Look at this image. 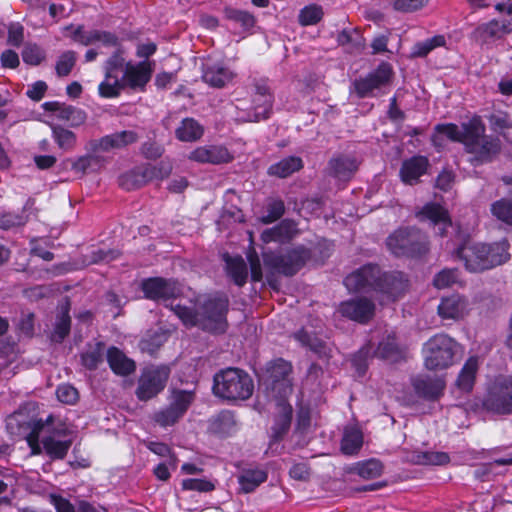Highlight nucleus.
Returning a JSON list of instances; mask_svg holds the SVG:
<instances>
[{"mask_svg": "<svg viewBox=\"0 0 512 512\" xmlns=\"http://www.w3.org/2000/svg\"><path fill=\"white\" fill-rule=\"evenodd\" d=\"M349 291L379 294L382 303L392 302L401 297L407 289L408 281L398 271L381 272L376 265H365L344 279Z\"/></svg>", "mask_w": 512, "mask_h": 512, "instance_id": "nucleus-1", "label": "nucleus"}, {"mask_svg": "<svg viewBox=\"0 0 512 512\" xmlns=\"http://www.w3.org/2000/svg\"><path fill=\"white\" fill-rule=\"evenodd\" d=\"M227 309L228 299L226 296L209 297L201 303L196 311L179 304L171 307V310L184 325L199 326L203 330L211 332L225 330Z\"/></svg>", "mask_w": 512, "mask_h": 512, "instance_id": "nucleus-2", "label": "nucleus"}, {"mask_svg": "<svg viewBox=\"0 0 512 512\" xmlns=\"http://www.w3.org/2000/svg\"><path fill=\"white\" fill-rule=\"evenodd\" d=\"M509 243L506 239L492 244L466 241L456 250L469 272H483L506 263L510 259Z\"/></svg>", "mask_w": 512, "mask_h": 512, "instance_id": "nucleus-3", "label": "nucleus"}, {"mask_svg": "<svg viewBox=\"0 0 512 512\" xmlns=\"http://www.w3.org/2000/svg\"><path fill=\"white\" fill-rule=\"evenodd\" d=\"M254 390L251 377L237 368H228L214 376L213 392L228 400H246Z\"/></svg>", "mask_w": 512, "mask_h": 512, "instance_id": "nucleus-4", "label": "nucleus"}, {"mask_svg": "<svg viewBox=\"0 0 512 512\" xmlns=\"http://www.w3.org/2000/svg\"><path fill=\"white\" fill-rule=\"evenodd\" d=\"M458 343L445 333L435 334L423 345L424 365L428 370H442L454 363Z\"/></svg>", "mask_w": 512, "mask_h": 512, "instance_id": "nucleus-5", "label": "nucleus"}, {"mask_svg": "<svg viewBox=\"0 0 512 512\" xmlns=\"http://www.w3.org/2000/svg\"><path fill=\"white\" fill-rule=\"evenodd\" d=\"M484 133L485 126L481 119L472 118L468 138L465 140V149L474 155V159L478 162L490 161L500 150L499 140Z\"/></svg>", "mask_w": 512, "mask_h": 512, "instance_id": "nucleus-6", "label": "nucleus"}, {"mask_svg": "<svg viewBox=\"0 0 512 512\" xmlns=\"http://www.w3.org/2000/svg\"><path fill=\"white\" fill-rule=\"evenodd\" d=\"M388 249L396 256H417L427 250V238L414 228H401L386 241Z\"/></svg>", "mask_w": 512, "mask_h": 512, "instance_id": "nucleus-7", "label": "nucleus"}, {"mask_svg": "<svg viewBox=\"0 0 512 512\" xmlns=\"http://www.w3.org/2000/svg\"><path fill=\"white\" fill-rule=\"evenodd\" d=\"M483 406L497 414H512V379L497 378L489 388Z\"/></svg>", "mask_w": 512, "mask_h": 512, "instance_id": "nucleus-8", "label": "nucleus"}, {"mask_svg": "<svg viewBox=\"0 0 512 512\" xmlns=\"http://www.w3.org/2000/svg\"><path fill=\"white\" fill-rule=\"evenodd\" d=\"M167 366H151L143 370L136 391L140 400H149L161 392L169 378Z\"/></svg>", "mask_w": 512, "mask_h": 512, "instance_id": "nucleus-9", "label": "nucleus"}, {"mask_svg": "<svg viewBox=\"0 0 512 512\" xmlns=\"http://www.w3.org/2000/svg\"><path fill=\"white\" fill-rule=\"evenodd\" d=\"M125 58L122 53L115 51L104 64V80L99 84V95L103 98H114L119 96V72L124 73Z\"/></svg>", "mask_w": 512, "mask_h": 512, "instance_id": "nucleus-10", "label": "nucleus"}, {"mask_svg": "<svg viewBox=\"0 0 512 512\" xmlns=\"http://www.w3.org/2000/svg\"><path fill=\"white\" fill-rule=\"evenodd\" d=\"M309 257L310 252L306 248L297 247L280 256L264 254V262L280 273L293 275L305 264Z\"/></svg>", "mask_w": 512, "mask_h": 512, "instance_id": "nucleus-11", "label": "nucleus"}, {"mask_svg": "<svg viewBox=\"0 0 512 512\" xmlns=\"http://www.w3.org/2000/svg\"><path fill=\"white\" fill-rule=\"evenodd\" d=\"M153 68L151 62L145 60L138 63L127 62L124 73L119 79L121 91L128 87L133 90H144L152 76Z\"/></svg>", "mask_w": 512, "mask_h": 512, "instance_id": "nucleus-12", "label": "nucleus"}, {"mask_svg": "<svg viewBox=\"0 0 512 512\" xmlns=\"http://www.w3.org/2000/svg\"><path fill=\"white\" fill-rule=\"evenodd\" d=\"M392 77V67L388 63H381L377 69L364 78L356 79L353 83L358 97L371 96L373 91L386 86Z\"/></svg>", "mask_w": 512, "mask_h": 512, "instance_id": "nucleus-13", "label": "nucleus"}, {"mask_svg": "<svg viewBox=\"0 0 512 512\" xmlns=\"http://www.w3.org/2000/svg\"><path fill=\"white\" fill-rule=\"evenodd\" d=\"M141 288L145 297L154 301H167L177 297L181 292L180 286L176 281L161 277L143 280Z\"/></svg>", "mask_w": 512, "mask_h": 512, "instance_id": "nucleus-14", "label": "nucleus"}, {"mask_svg": "<svg viewBox=\"0 0 512 512\" xmlns=\"http://www.w3.org/2000/svg\"><path fill=\"white\" fill-rule=\"evenodd\" d=\"M267 372L269 373V383L272 392L279 395L280 398H286L292 392V383L289 379L291 365L283 359H277L270 363Z\"/></svg>", "mask_w": 512, "mask_h": 512, "instance_id": "nucleus-15", "label": "nucleus"}, {"mask_svg": "<svg viewBox=\"0 0 512 512\" xmlns=\"http://www.w3.org/2000/svg\"><path fill=\"white\" fill-rule=\"evenodd\" d=\"M375 305L367 298H355L342 302L338 312L353 321L368 322L374 315Z\"/></svg>", "mask_w": 512, "mask_h": 512, "instance_id": "nucleus-16", "label": "nucleus"}, {"mask_svg": "<svg viewBox=\"0 0 512 512\" xmlns=\"http://www.w3.org/2000/svg\"><path fill=\"white\" fill-rule=\"evenodd\" d=\"M252 102L253 114L249 113L247 117H242L241 119L250 122L267 119L271 113L273 98L266 83L256 84Z\"/></svg>", "mask_w": 512, "mask_h": 512, "instance_id": "nucleus-17", "label": "nucleus"}, {"mask_svg": "<svg viewBox=\"0 0 512 512\" xmlns=\"http://www.w3.org/2000/svg\"><path fill=\"white\" fill-rule=\"evenodd\" d=\"M138 140V135L132 130H124L102 137L100 140L89 142L91 151L101 150L107 152L113 149L124 148Z\"/></svg>", "mask_w": 512, "mask_h": 512, "instance_id": "nucleus-18", "label": "nucleus"}, {"mask_svg": "<svg viewBox=\"0 0 512 512\" xmlns=\"http://www.w3.org/2000/svg\"><path fill=\"white\" fill-rule=\"evenodd\" d=\"M188 158L199 163L223 164L230 162L233 156L222 145H205L194 149Z\"/></svg>", "mask_w": 512, "mask_h": 512, "instance_id": "nucleus-19", "label": "nucleus"}, {"mask_svg": "<svg viewBox=\"0 0 512 512\" xmlns=\"http://www.w3.org/2000/svg\"><path fill=\"white\" fill-rule=\"evenodd\" d=\"M468 301L459 294H452L441 299L437 311L443 320H459L468 313Z\"/></svg>", "mask_w": 512, "mask_h": 512, "instance_id": "nucleus-20", "label": "nucleus"}, {"mask_svg": "<svg viewBox=\"0 0 512 512\" xmlns=\"http://www.w3.org/2000/svg\"><path fill=\"white\" fill-rule=\"evenodd\" d=\"M420 220H429L436 228V233L444 236L451 227V219L446 209L436 203L426 204L418 213Z\"/></svg>", "mask_w": 512, "mask_h": 512, "instance_id": "nucleus-21", "label": "nucleus"}, {"mask_svg": "<svg viewBox=\"0 0 512 512\" xmlns=\"http://www.w3.org/2000/svg\"><path fill=\"white\" fill-rule=\"evenodd\" d=\"M471 120L467 123H463L462 127L459 128L456 124H438L435 127V133L432 135V141L435 146L442 147L443 137H446L452 141L461 142L465 145V140L468 138V132L470 131Z\"/></svg>", "mask_w": 512, "mask_h": 512, "instance_id": "nucleus-22", "label": "nucleus"}, {"mask_svg": "<svg viewBox=\"0 0 512 512\" xmlns=\"http://www.w3.org/2000/svg\"><path fill=\"white\" fill-rule=\"evenodd\" d=\"M66 428L57 429L53 435L42 440L45 452L53 459H63L72 445L71 439H60L66 436Z\"/></svg>", "mask_w": 512, "mask_h": 512, "instance_id": "nucleus-23", "label": "nucleus"}, {"mask_svg": "<svg viewBox=\"0 0 512 512\" xmlns=\"http://www.w3.org/2000/svg\"><path fill=\"white\" fill-rule=\"evenodd\" d=\"M429 162L424 156H413L403 162L400 176L404 183L413 185L426 173Z\"/></svg>", "mask_w": 512, "mask_h": 512, "instance_id": "nucleus-24", "label": "nucleus"}, {"mask_svg": "<svg viewBox=\"0 0 512 512\" xmlns=\"http://www.w3.org/2000/svg\"><path fill=\"white\" fill-rule=\"evenodd\" d=\"M416 393L426 399L438 398L445 388V381L441 377L419 376L413 380Z\"/></svg>", "mask_w": 512, "mask_h": 512, "instance_id": "nucleus-25", "label": "nucleus"}, {"mask_svg": "<svg viewBox=\"0 0 512 512\" xmlns=\"http://www.w3.org/2000/svg\"><path fill=\"white\" fill-rule=\"evenodd\" d=\"M88 147L89 143L86 146L89 153L78 157L71 164L72 170L81 175L87 172H97L103 168L106 163V159L99 154L102 152L101 150L91 151Z\"/></svg>", "mask_w": 512, "mask_h": 512, "instance_id": "nucleus-26", "label": "nucleus"}, {"mask_svg": "<svg viewBox=\"0 0 512 512\" xmlns=\"http://www.w3.org/2000/svg\"><path fill=\"white\" fill-rule=\"evenodd\" d=\"M73 39L85 46L96 43L108 47H117L118 45L117 37L111 33L97 30L85 32L81 27L75 29Z\"/></svg>", "mask_w": 512, "mask_h": 512, "instance_id": "nucleus-27", "label": "nucleus"}, {"mask_svg": "<svg viewBox=\"0 0 512 512\" xmlns=\"http://www.w3.org/2000/svg\"><path fill=\"white\" fill-rule=\"evenodd\" d=\"M234 74L221 63H206L203 79L211 86L221 88L233 79Z\"/></svg>", "mask_w": 512, "mask_h": 512, "instance_id": "nucleus-28", "label": "nucleus"}, {"mask_svg": "<svg viewBox=\"0 0 512 512\" xmlns=\"http://www.w3.org/2000/svg\"><path fill=\"white\" fill-rule=\"evenodd\" d=\"M297 232L296 224L291 220H283L278 225L266 229L261 234V240L264 243L286 242L290 240Z\"/></svg>", "mask_w": 512, "mask_h": 512, "instance_id": "nucleus-29", "label": "nucleus"}, {"mask_svg": "<svg viewBox=\"0 0 512 512\" xmlns=\"http://www.w3.org/2000/svg\"><path fill=\"white\" fill-rule=\"evenodd\" d=\"M373 355L377 358L389 361L398 362L404 357L402 349L398 346L394 335H387L379 343L374 350Z\"/></svg>", "mask_w": 512, "mask_h": 512, "instance_id": "nucleus-30", "label": "nucleus"}, {"mask_svg": "<svg viewBox=\"0 0 512 512\" xmlns=\"http://www.w3.org/2000/svg\"><path fill=\"white\" fill-rule=\"evenodd\" d=\"M107 361L112 371L118 375H129L136 368L135 362L116 347L108 349Z\"/></svg>", "mask_w": 512, "mask_h": 512, "instance_id": "nucleus-31", "label": "nucleus"}, {"mask_svg": "<svg viewBox=\"0 0 512 512\" xmlns=\"http://www.w3.org/2000/svg\"><path fill=\"white\" fill-rule=\"evenodd\" d=\"M478 36L484 41L500 38L505 34L512 32L511 20H491L481 24L476 30Z\"/></svg>", "mask_w": 512, "mask_h": 512, "instance_id": "nucleus-32", "label": "nucleus"}, {"mask_svg": "<svg viewBox=\"0 0 512 512\" xmlns=\"http://www.w3.org/2000/svg\"><path fill=\"white\" fill-rule=\"evenodd\" d=\"M267 472L260 468L244 469L238 476L240 491L251 493L267 480Z\"/></svg>", "mask_w": 512, "mask_h": 512, "instance_id": "nucleus-33", "label": "nucleus"}, {"mask_svg": "<svg viewBox=\"0 0 512 512\" xmlns=\"http://www.w3.org/2000/svg\"><path fill=\"white\" fill-rule=\"evenodd\" d=\"M204 133V127L193 118H185L175 130L176 138L182 142L199 140Z\"/></svg>", "mask_w": 512, "mask_h": 512, "instance_id": "nucleus-34", "label": "nucleus"}, {"mask_svg": "<svg viewBox=\"0 0 512 512\" xmlns=\"http://www.w3.org/2000/svg\"><path fill=\"white\" fill-rule=\"evenodd\" d=\"M480 359L472 356L467 359L463 365L457 379V386L466 392L472 390L477 371L479 369Z\"/></svg>", "mask_w": 512, "mask_h": 512, "instance_id": "nucleus-35", "label": "nucleus"}, {"mask_svg": "<svg viewBox=\"0 0 512 512\" xmlns=\"http://www.w3.org/2000/svg\"><path fill=\"white\" fill-rule=\"evenodd\" d=\"M363 445V434L356 426H347L344 430L341 451L346 455L356 454Z\"/></svg>", "mask_w": 512, "mask_h": 512, "instance_id": "nucleus-36", "label": "nucleus"}, {"mask_svg": "<svg viewBox=\"0 0 512 512\" xmlns=\"http://www.w3.org/2000/svg\"><path fill=\"white\" fill-rule=\"evenodd\" d=\"M150 174L151 170H146L145 166L137 167L121 176L120 185L125 190L137 189L150 182Z\"/></svg>", "mask_w": 512, "mask_h": 512, "instance_id": "nucleus-37", "label": "nucleus"}, {"mask_svg": "<svg viewBox=\"0 0 512 512\" xmlns=\"http://www.w3.org/2000/svg\"><path fill=\"white\" fill-rule=\"evenodd\" d=\"M302 167L303 162L301 158L290 156L271 165L268 169V173L280 178H286L292 173L300 170Z\"/></svg>", "mask_w": 512, "mask_h": 512, "instance_id": "nucleus-38", "label": "nucleus"}, {"mask_svg": "<svg viewBox=\"0 0 512 512\" xmlns=\"http://www.w3.org/2000/svg\"><path fill=\"white\" fill-rule=\"evenodd\" d=\"M286 398H280L278 402V416L273 427V438L278 439L285 433L291 423L292 407L285 401Z\"/></svg>", "mask_w": 512, "mask_h": 512, "instance_id": "nucleus-39", "label": "nucleus"}, {"mask_svg": "<svg viewBox=\"0 0 512 512\" xmlns=\"http://www.w3.org/2000/svg\"><path fill=\"white\" fill-rule=\"evenodd\" d=\"M226 269L235 284L242 286L246 283L248 272L242 257L225 256Z\"/></svg>", "mask_w": 512, "mask_h": 512, "instance_id": "nucleus-40", "label": "nucleus"}, {"mask_svg": "<svg viewBox=\"0 0 512 512\" xmlns=\"http://www.w3.org/2000/svg\"><path fill=\"white\" fill-rule=\"evenodd\" d=\"M357 167L356 160L350 157H338L330 161L333 174L341 180L349 179L357 170Z\"/></svg>", "mask_w": 512, "mask_h": 512, "instance_id": "nucleus-41", "label": "nucleus"}, {"mask_svg": "<svg viewBox=\"0 0 512 512\" xmlns=\"http://www.w3.org/2000/svg\"><path fill=\"white\" fill-rule=\"evenodd\" d=\"M52 137L57 146L64 151H71L75 148L77 137L74 132L60 125L50 124Z\"/></svg>", "mask_w": 512, "mask_h": 512, "instance_id": "nucleus-42", "label": "nucleus"}, {"mask_svg": "<svg viewBox=\"0 0 512 512\" xmlns=\"http://www.w3.org/2000/svg\"><path fill=\"white\" fill-rule=\"evenodd\" d=\"M354 471L364 479H375L381 476L383 465L379 460L369 459L356 464Z\"/></svg>", "mask_w": 512, "mask_h": 512, "instance_id": "nucleus-43", "label": "nucleus"}, {"mask_svg": "<svg viewBox=\"0 0 512 512\" xmlns=\"http://www.w3.org/2000/svg\"><path fill=\"white\" fill-rule=\"evenodd\" d=\"M323 15L324 12L321 6L310 4L300 10L298 15V22L301 26L316 25L321 21Z\"/></svg>", "mask_w": 512, "mask_h": 512, "instance_id": "nucleus-44", "label": "nucleus"}, {"mask_svg": "<svg viewBox=\"0 0 512 512\" xmlns=\"http://www.w3.org/2000/svg\"><path fill=\"white\" fill-rule=\"evenodd\" d=\"M104 345L96 343L82 354V363L88 369H95L103 361Z\"/></svg>", "mask_w": 512, "mask_h": 512, "instance_id": "nucleus-45", "label": "nucleus"}, {"mask_svg": "<svg viewBox=\"0 0 512 512\" xmlns=\"http://www.w3.org/2000/svg\"><path fill=\"white\" fill-rule=\"evenodd\" d=\"M193 399L194 394L191 391L175 390L172 392L169 406L175 408L183 416Z\"/></svg>", "mask_w": 512, "mask_h": 512, "instance_id": "nucleus-46", "label": "nucleus"}, {"mask_svg": "<svg viewBox=\"0 0 512 512\" xmlns=\"http://www.w3.org/2000/svg\"><path fill=\"white\" fill-rule=\"evenodd\" d=\"M491 213L498 220L512 225V200L500 199L491 205Z\"/></svg>", "mask_w": 512, "mask_h": 512, "instance_id": "nucleus-47", "label": "nucleus"}, {"mask_svg": "<svg viewBox=\"0 0 512 512\" xmlns=\"http://www.w3.org/2000/svg\"><path fill=\"white\" fill-rule=\"evenodd\" d=\"M445 45V38L442 35H436L432 38L418 42L413 46L412 54L417 57H424L437 47Z\"/></svg>", "mask_w": 512, "mask_h": 512, "instance_id": "nucleus-48", "label": "nucleus"}, {"mask_svg": "<svg viewBox=\"0 0 512 512\" xmlns=\"http://www.w3.org/2000/svg\"><path fill=\"white\" fill-rule=\"evenodd\" d=\"M295 339L299 341L303 346L309 347L312 351L318 354H325V345L324 343L312 336L308 331L302 329L295 334Z\"/></svg>", "mask_w": 512, "mask_h": 512, "instance_id": "nucleus-49", "label": "nucleus"}, {"mask_svg": "<svg viewBox=\"0 0 512 512\" xmlns=\"http://www.w3.org/2000/svg\"><path fill=\"white\" fill-rule=\"evenodd\" d=\"M147 448L152 453H154V454H156L158 456L166 457L170 467L172 469L176 468L177 463H178V459L175 456V454H173L171 452V449H170V447L167 444L162 443V442H157V441H150V442L147 443Z\"/></svg>", "mask_w": 512, "mask_h": 512, "instance_id": "nucleus-50", "label": "nucleus"}, {"mask_svg": "<svg viewBox=\"0 0 512 512\" xmlns=\"http://www.w3.org/2000/svg\"><path fill=\"white\" fill-rule=\"evenodd\" d=\"M459 271L457 269H443L433 280V284L438 289H445L457 282Z\"/></svg>", "mask_w": 512, "mask_h": 512, "instance_id": "nucleus-51", "label": "nucleus"}, {"mask_svg": "<svg viewBox=\"0 0 512 512\" xmlns=\"http://www.w3.org/2000/svg\"><path fill=\"white\" fill-rule=\"evenodd\" d=\"M183 490L197 492H211L215 489V484L208 479L188 478L181 483Z\"/></svg>", "mask_w": 512, "mask_h": 512, "instance_id": "nucleus-52", "label": "nucleus"}, {"mask_svg": "<svg viewBox=\"0 0 512 512\" xmlns=\"http://www.w3.org/2000/svg\"><path fill=\"white\" fill-rule=\"evenodd\" d=\"M417 464L443 465L449 462V456L445 452H424L416 456Z\"/></svg>", "mask_w": 512, "mask_h": 512, "instance_id": "nucleus-53", "label": "nucleus"}, {"mask_svg": "<svg viewBox=\"0 0 512 512\" xmlns=\"http://www.w3.org/2000/svg\"><path fill=\"white\" fill-rule=\"evenodd\" d=\"M70 316L68 314V308H65L61 314L59 315L54 334L53 339L55 341L61 342L69 333L70 331Z\"/></svg>", "mask_w": 512, "mask_h": 512, "instance_id": "nucleus-54", "label": "nucleus"}, {"mask_svg": "<svg viewBox=\"0 0 512 512\" xmlns=\"http://www.w3.org/2000/svg\"><path fill=\"white\" fill-rule=\"evenodd\" d=\"M76 62V54L73 51L63 53L56 64V72L59 76H67Z\"/></svg>", "mask_w": 512, "mask_h": 512, "instance_id": "nucleus-55", "label": "nucleus"}, {"mask_svg": "<svg viewBox=\"0 0 512 512\" xmlns=\"http://www.w3.org/2000/svg\"><path fill=\"white\" fill-rule=\"evenodd\" d=\"M181 417L182 415L175 408L168 406L155 415V421L160 426L167 427L175 424Z\"/></svg>", "mask_w": 512, "mask_h": 512, "instance_id": "nucleus-56", "label": "nucleus"}, {"mask_svg": "<svg viewBox=\"0 0 512 512\" xmlns=\"http://www.w3.org/2000/svg\"><path fill=\"white\" fill-rule=\"evenodd\" d=\"M489 122L492 129L495 131L512 128V117L503 111H495L491 114Z\"/></svg>", "mask_w": 512, "mask_h": 512, "instance_id": "nucleus-57", "label": "nucleus"}, {"mask_svg": "<svg viewBox=\"0 0 512 512\" xmlns=\"http://www.w3.org/2000/svg\"><path fill=\"white\" fill-rule=\"evenodd\" d=\"M284 203L281 200H275L269 203L267 208V215L261 217V222L264 224H270L275 222L284 214Z\"/></svg>", "mask_w": 512, "mask_h": 512, "instance_id": "nucleus-58", "label": "nucleus"}, {"mask_svg": "<svg viewBox=\"0 0 512 512\" xmlns=\"http://www.w3.org/2000/svg\"><path fill=\"white\" fill-rule=\"evenodd\" d=\"M228 18L241 25L244 30L251 29L255 24L254 16L246 11L231 10L228 12Z\"/></svg>", "mask_w": 512, "mask_h": 512, "instance_id": "nucleus-59", "label": "nucleus"}, {"mask_svg": "<svg viewBox=\"0 0 512 512\" xmlns=\"http://www.w3.org/2000/svg\"><path fill=\"white\" fill-rule=\"evenodd\" d=\"M22 59L27 64L38 65L44 59V52L37 45H27L22 51Z\"/></svg>", "mask_w": 512, "mask_h": 512, "instance_id": "nucleus-60", "label": "nucleus"}, {"mask_svg": "<svg viewBox=\"0 0 512 512\" xmlns=\"http://www.w3.org/2000/svg\"><path fill=\"white\" fill-rule=\"evenodd\" d=\"M56 396L64 404H74L78 399V391L69 384H62L58 386Z\"/></svg>", "mask_w": 512, "mask_h": 512, "instance_id": "nucleus-61", "label": "nucleus"}, {"mask_svg": "<svg viewBox=\"0 0 512 512\" xmlns=\"http://www.w3.org/2000/svg\"><path fill=\"white\" fill-rule=\"evenodd\" d=\"M146 170H151L150 181L166 178L172 171L170 163L160 162L157 165H145Z\"/></svg>", "mask_w": 512, "mask_h": 512, "instance_id": "nucleus-62", "label": "nucleus"}, {"mask_svg": "<svg viewBox=\"0 0 512 512\" xmlns=\"http://www.w3.org/2000/svg\"><path fill=\"white\" fill-rule=\"evenodd\" d=\"M24 39V27L20 23H11L8 27V43L20 46Z\"/></svg>", "mask_w": 512, "mask_h": 512, "instance_id": "nucleus-63", "label": "nucleus"}, {"mask_svg": "<svg viewBox=\"0 0 512 512\" xmlns=\"http://www.w3.org/2000/svg\"><path fill=\"white\" fill-rule=\"evenodd\" d=\"M426 0H394L393 7L400 12H413L422 8Z\"/></svg>", "mask_w": 512, "mask_h": 512, "instance_id": "nucleus-64", "label": "nucleus"}]
</instances>
